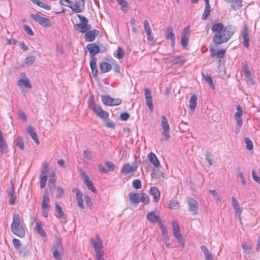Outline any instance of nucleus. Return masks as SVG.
Listing matches in <instances>:
<instances>
[{
  "instance_id": "f257e3e1",
  "label": "nucleus",
  "mask_w": 260,
  "mask_h": 260,
  "mask_svg": "<svg viewBox=\"0 0 260 260\" xmlns=\"http://www.w3.org/2000/svg\"><path fill=\"white\" fill-rule=\"evenodd\" d=\"M211 30L216 33L213 38V42L215 45L227 42L235 32V29L231 26L224 27L222 23L214 24L211 27Z\"/></svg>"
},
{
  "instance_id": "f03ea898",
  "label": "nucleus",
  "mask_w": 260,
  "mask_h": 260,
  "mask_svg": "<svg viewBox=\"0 0 260 260\" xmlns=\"http://www.w3.org/2000/svg\"><path fill=\"white\" fill-rule=\"evenodd\" d=\"M11 228L12 233L19 237L23 238L25 236V232L23 226V220L18 214H13Z\"/></svg>"
},
{
  "instance_id": "7ed1b4c3",
  "label": "nucleus",
  "mask_w": 260,
  "mask_h": 260,
  "mask_svg": "<svg viewBox=\"0 0 260 260\" xmlns=\"http://www.w3.org/2000/svg\"><path fill=\"white\" fill-rule=\"evenodd\" d=\"M51 250L53 257L56 260H61L62 256L64 253V250L61 245L59 238L55 236V241L51 247Z\"/></svg>"
},
{
  "instance_id": "20e7f679",
  "label": "nucleus",
  "mask_w": 260,
  "mask_h": 260,
  "mask_svg": "<svg viewBox=\"0 0 260 260\" xmlns=\"http://www.w3.org/2000/svg\"><path fill=\"white\" fill-rule=\"evenodd\" d=\"M87 104L88 108L90 109L98 116L103 119H105L108 118L109 114L106 111L103 110L100 106L96 105L91 97H90L88 99Z\"/></svg>"
},
{
  "instance_id": "39448f33",
  "label": "nucleus",
  "mask_w": 260,
  "mask_h": 260,
  "mask_svg": "<svg viewBox=\"0 0 260 260\" xmlns=\"http://www.w3.org/2000/svg\"><path fill=\"white\" fill-rule=\"evenodd\" d=\"M93 246L95 251L96 259L97 260H105L103 255L104 253L102 250V241L99 237H97L94 241L92 242Z\"/></svg>"
},
{
  "instance_id": "423d86ee",
  "label": "nucleus",
  "mask_w": 260,
  "mask_h": 260,
  "mask_svg": "<svg viewBox=\"0 0 260 260\" xmlns=\"http://www.w3.org/2000/svg\"><path fill=\"white\" fill-rule=\"evenodd\" d=\"M30 16L35 21L44 27H50L52 25L49 18L42 17L38 13L31 14Z\"/></svg>"
},
{
  "instance_id": "0eeeda50",
  "label": "nucleus",
  "mask_w": 260,
  "mask_h": 260,
  "mask_svg": "<svg viewBox=\"0 0 260 260\" xmlns=\"http://www.w3.org/2000/svg\"><path fill=\"white\" fill-rule=\"evenodd\" d=\"M237 112L234 114V117L236 121L235 125V132L237 134L240 131V129L243 124V120L241 116L243 113L242 107L240 105L236 107Z\"/></svg>"
},
{
  "instance_id": "6e6552de",
  "label": "nucleus",
  "mask_w": 260,
  "mask_h": 260,
  "mask_svg": "<svg viewBox=\"0 0 260 260\" xmlns=\"http://www.w3.org/2000/svg\"><path fill=\"white\" fill-rule=\"evenodd\" d=\"M161 125L162 128V135H164L167 140L170 138V127L168 123V120L166 116H162L161 117Z\"/></svg>"
},
{
  "instance_id": "1a4fd4ad",
  "label": "nucleus",
  "mask_w": 260,
  "mask_h": 260,
  "mask_svg": "<svg viewBox=\"0 0 260 260\" xmlns=\"http://www.w3.org/2000/svg\"><path fill=\"white\" fill-rule=\"evenodd\" d=\"M187 202L189 206V211L192 213V215H196L199 209L197 202L190 198H187Z\"/></svg>"
},
{
  "instance_id": "9d476101",
  "label": "nucleus",
  "mask_w": 260,
  "mask_h": 260,
  "mask_svg": "<svg viewBox=\"0 0 260 260\" xmlns=\"http://www.w3.org/2000/svg\"><path fill=\"white\" fill-rule=\"evenodd\" d=\"M145 98L146 104L148 106L149 110L152 112L153 110V104L152 102V97L151 95V91L148 89L145 88Z\"/></svg>"
},
{
  "instance_id": "9b49d317",
  "label": "nucleus",
  "mask_w": 260,
  "mask_h": 260,
  "mask_svg": "<svg viewBox=\"0 0 260 260\" xmlns=\"http://www.w3.org/2000/svg\"><path fill=\"white\" fill-rule=\"evenodd\" d=\"M86 48L90 53V59L96 58L94 55L100 52L99 46L95 43H90L87 45Z\"/></svg>"
},
{
  "instance_id": "f8f14e48",
  "label": "nucleus",
  "mask_w": 260,
  "mask_h": 260,
  "mask_svg": "<svg viewBox=\"0 0 260 260\" xmlns=\"http://www.w3.org/2000/svg\"><path fill=\"white\" fill-rule=\"evenodd\" d=\"M137 168L138 166H133L127 163L123 165L121 169L120 172L123 174H133L136 171Z\"/></svg>"
},
{
  "instance_id": "ddd939ff",
  "label": "nucleus",
  "mask_w": 260,
  "mask_h": 260,
  "mask_svg": "<svg viewBox=\"0 0 260 260\" xmlns=\"http://www.w3.org/2000/svg\"><path fill=\"white\" fill-rule=\"evenodd\" d=\"M147 219L151 222L155 223L157 222L158 226L160 228L161 225H164L162 223L161 218L157 215H156L153 212H149L146 215Z\"/></svg>"
},
{
  "instance_id": "4468645a",
  "label": "nucleus",
  "mask_w": 260,
  "mask_h": 260,
  "mask_svg": "<svg viewBox=\"0 0 260 260\" xmlns=\"http://www.w3.org/2000/svg\"><path fill=\"white\" fill-rule=\"evenodd\" d=\"M186 61L185 59L179 56H174L171 58H166V61L168 63H172V64L182 65Z\"/></svg>"
},
{
  "instance_id": "2eb2a0df",
  "label": "nucleus",
  "mask_w": 260,
  "mask_h": 260,
  "mask_svg": "<svg viewBox=\"0 0 260 260\" xmlns=\"http://www.w3.org/2000/svg\"><path fill=\"white\" fill-rule=\"evenodd\" d=\"M242 35L244 47L248 48L249 46L250 39L249 37L248 29L246 24L244 25V28L242 32Z\"/></svg>"
},
{
  "instance_id": "dca6fc26",
  "label": "nucleus",
  "mask_w": 260,
  "mask_h": 260,
  "mask_svg": "<svg viewBox=\"0 0 260 260\" xmlns=\"http://www.w3.org/2000/svg\"><path fill=\"white\" fill-rule=\"evenodd\" d=\"M160 229L162 232V241L165 244L166 247L169 248L170 244L169 242V237L167 228L165 225H161Z\"/></svg>"
},
{
  "instance_id": "f3484780",
  "label": "nucleus",
  "mask_w": 260,
  "mask_h": 260,
  "mask_svg": "<svg viewBox=\"0 0 260 260\" xmlns=\"http://www.w3.org/2000/svg\"><path fill=\"white\" fill-rule=\"evenodd\" d=\"M99 31L96 29L87 31L85 34V39L86 41L92 42L95 40V37L99 35Z\"/></svg>"
},
{
  "instance_id": "a211bd4d",
  "label": "nucleus",
  "mask_w": 260,
  "mask_h": 260,
  "mask_svg": "<svg viewBox=\"0 0 260 260\" xmlns=\"http://www.w3.org/2000/svg\"><path fill=\"white\" fill-rule=\"evenodd\" d=\"M73 191H76V199L78 203V207L83 209L84 208V206L83 204V200L82 199L83 194L81 191L78 188H74L73 190Z\"/></svg>"
},
{
  "instance_id": "6ab92c4d",
  "label": "nucleus",
  "mask_w": 260,
  "mask_h": 260,
  "mask_svg": "<svg viewBox=\"0 0 260 260\" xmlns=\"http://www.w3.org/2000/svg\"><path fill=\"white\" fill-rule=\"evenodd\" d=\"M144 27L145 30L146 35L147 36V40L149 41H152L153 40V36L152 35V32L150 27L148 21L145 19L144 20Z\"/></svg>"
},
{
  "instance_id": "aec40b11",
  "label": "nucleus",
  "mask_w": 260,
  "mask_h": 260,
  "mask_svg": "<svg viewBox=\"0 0 260 260\" xmlns=\"http://www.w3.org/2000/svg\"><path fill=\"white\" fill-rule=\"evenodd\" d=\"M35 230L36 231L37 233L38 234H39L42 237L45 238V239H44L45 241H46L47 240V234L46 232L44 231V230L43 229L42 224L41 222L36 221Z\"/></svg>"
},
{
  "instance_id": "412c9836",
  "label": "nucleus",
  "mask_w": 260,
  "mask_h": 260,
  "mask_svg": "<svg viewBox=\"0 0 260 260\" xmlns=\"http://www.w3.org/2000/svg\"><path fill=\"white\" fill-rule=\"evenodd\" d=\"M17 84L21 88L24 87L30 89L32 87L28 78H24L18 80Z\"/></svg>"
},
{
  "instance_id": "4be33fe9",
  "label": "nucleus",
  "mask_w": 260,
  "mask_h": 260,
  "mask_svg": "<svg viewBox=\"0 0 260 260\" xmlns=\"http://www.w3.org/2000/svg\"><path fill=\"white\" fill-rule=\"evenodd\" d=\"M76 4H74L73 6L71 5L69 8H70L73 12L75 13H81L84 9L85 4H79V2L75 1Z\"/></svg>"
},
{
  "instance_id": "5701e85b",
  "label": "nucleus",
  "mask_w": 260,
  "mask_h": 260,
  "mask_svg": "<svg viewBox=\"0 0 260 260\" xmlns=\"http://www.w3.org/2000/svg\"><path fill=\"white\" fill-rule=\"evenodd\" d=\"M26 132L29 134L31 138L34 140L35 143L37 144H39V140L38 138L36 133L35 132V129L32 126H29L26 129Z\"/></svg>"
},
{
  "instance_id": "b1692460",
  "label": "nucleus",
  "mask_w": 260,
  "mask_h": 260,
  "mask_svg": "<svg viewBox=\"0 0 260 260\" xmlns=\"http://www.w3.org/2000/svg\"><path fill=\"white\" fill-rule=\"evenodd\" d=\"M228 3H231V7L235 10L240 9L242 6V0H224Z\"/></svg>"
},
{
  "instance_id": "393cba45",
  "label": "nucleus",
  "mask_w": 260,
  "mask_h": 260,
  "mask_svg": "<svg viewBox=\"0 0 260 260\" xmlns=\"http://www.w3.org/2000/svg\"><path fill=\"white\" fill-rule=\"evenodd\" d=\"M150 194L153 196L154 202L157 203L160 199V192L155 186L151 187L150 190Z\"/></svg>"
},
{
  "instance_id": "a878e982",
  "label": "nucleus",
  "mask_w": 260,
  "mask_h": 260,
  "mask_svg": "<svg viewBox=\"0 0 260 260\" xmlns=\"http://www.w3.org/2000/svg\"><path fill=\"white\" fill-rule=\"evenodd\" d=\"M99 67L102 74L107 73L112 69L111 65L107 62H101L99 64Z\"/></svg>"
},
{
  "instance_id": "bb28decb",
  "label": "nucleus",
  "mask_w": 260,
  "mask_h": 260,
  "mask_svg": "<svg viewBox=\"0 0 260 260\" xmlns=\"http://www.w3.org/2000/svg\"><path fill=\"white\" fill-rule=\"evenodd\" d=\"M148 157L150 161L155 168H158L160 166L159 161L154 153L152 152L150 153Z\"/></svg>"
},
{
  "instance_id": "cd10ccee",
  "label": "nucleus",
  "mask_w": 260,
  "mask_h": 260,
  "mask_svg": "<svg viewBox=\"0 0 260 260\" xmlns=\"http://www.w3.org/2000/svg\"><path fill=\"white\" fill-rule=\"evenodd\" d=\"M96 58H92L90 61V67L91 70V73L93 77H96L98 75V69L96 67Z\"/></svg>"
},
{
  "instance_id": "c85d7f7f",
  "label": "nucleus",
  "mask_w": 260,
  "mask_h": 260,
  "mask_svg": "<svg viewBox=\"0 0 260 260\" xmlns=\"http://www.w3.org/2000/svg\"><path fill=\"white\" fill-rule=\"evenodd\" d=\"M165 37L167 40L175 39V36L173 32V28L172 27H168L165 31Z\"/></svg>"
},
{
  "instance_id": "c756f323",
  "label": "nucleus",
  "mask_w": 260,
  "mask_h": 260,
  "mask_svg": "<svg viewBox=\"0 0 260 260\" xmlns=\"http://www.w3.org/2000/svg\"><path fill=\"white\" fill-rule=\"evenodd\" d=\"M202 251L204 252L206 260H213V257L208 248L204 245L201 247Z\"/></svg>"
},
{
  "instance_id": "7c9ffc66",
  "label": "nucleus",
  "mask_w": 260,
  "mask_h": 260,
  "mask_svg": "<svg viewBox=\"0 0 260 260\" xmlns=\"http://www.w3.org/2000/svg\"><path fill=\"white\" fill-rule=\"evenodd\" d=\"M129 200L130 201L133 203L135 204H138L139 202H140V198L141 197V193H130L129 194Z\"/></svg>"
},
{
  "instance_id": "2f4dec72",
  "label": "nucleus",
  "mask_w": 260,
  "mask_h": 260,
  "mask_svg": "<svg viewBox=\"0 0 260 260\" xmlns=\"http://www.w3.org/2000/svg\"><path fill=\"white\" fill-rule=\"evenodd\" d=\"M75 29L81 33H85L89 27H87V25H85L81 23H78L74 25Z\"/></svg>"
},
{
  "instance_id": "473e14b6",
  "label": "nucleus",
  "mask_w": 260,
  "mask_h": 260,
  "mask_svg": "<svg viewBox=\"0 0 260 260\" xmlns=\"http://www.w3.org/2000/svg\"><path fill=\"white\" fill-rule=\"evenodd\" d=\"M197 97L196 95H192L189 101V106L191 110H194L197 105Z\"/></svg>"
},
{
  "instance_id": "72a5a7b5",
  "label": "nucleus",
  "mask_w": 260,
  "mask_h": 260,
  "mask_svg": "<svg viewBox=\"0 0 260 260\" xmlns=\"http://www.w3.org/2000/svg\"><path fill=\"white\" fill-rule=\"evenodd\" d=\"M101 100L103 104H104L105 105L112 106V102L113 101V98L110 97L109 95H102Z\"/></svg>"
},
{
  "instance_id": "f704fd0d",
  "label": "nucleus",
  "mask_w": 260,
  "mask_h": 260,
  "mask_svg": "<svg viewBox=\"0 0 260 260\" xmlns=\"http://www.w3.org/2000/svg\"><path fill=\"white\" fill-rule=\"evenodd\" d=\"M84 184L87 186L88 189L93 193H96V190L95 188L93 183L89 180V178H87L84 181Z\"/></svg>"
},
{
  "instance_id": "c9c22d12",
  "label": "nucleus",
  "mask_w": 260,
  "mask_h": 260,
  "mask_svg": "<svg viewBox=\"0 0 260 260\" xmlns=\"http://www.w3.org/2000/svg\"><path fill=\"white\" fill-rule=\"evenodd\" d=\"M202 76L204 80L209 84V86L212 89H214V85L213 83L212 77L210 75H205L203 73H202Z\"/></svg>"
},
{
  "instance_id": "e433bc0d",
  "label": "nucleus",
  "mask_w": 260,
  "mask_h": 260,
  "mask_svg": "<svg viewBox=\"0 0 260 260\" xmlns=\"http://www.w3.org/2000/svg\"><path fill=\"white\" fill-rule=\"evenodd\" d=\"M113 55L117 59L122 58L124 55L123 49L121 47H118L116 52H114Z\"/></svg>"
},
{
  "instance_id": "4c0bfd02",
  "label": "nucleus",
  "mask_w": 260,
  "mask_h": 260,
  "mask_svg": "<svg viewBox=\"0 0 260 260\" xmlns=\"http://www.w3.org/2000/svg\"><path fill=\"white\" fill-rule=\"evenodd\" d=\"M55 209L57 212L56 217L58 218H63L64 217V213L62 210L61 207L57 204L55 203Z\"/></svg>"
},
{
  "instance_id": "58836bf2",
  "label": "nucleus",
  "mask_w": 260,
  "mask_h": 260,
  "mask_svg": "<svg viewBox=\"0 0 260 260\" xmlns=\"http://www.w3.org/2000/svg\"><path fill=\"white\" fill-rule=\"evenodd\" d=\"M190 36V30H189V27L187 26L184 28L181 35V38L189 39Z\"/></svg>"
},
{
  "instance_id": "ea45409f",
  "label": "nucleus",
  "mask_w": 260,
  "mask_h": 260,
  "mask_svg": "<svg viewBox=\"0 0 260 260\" xmlns=\"http://www.w3.org/2000/svg\"><path fill=\"white\" fill-rule=\"evenodd\" d=\"M139 200H140V202L144 203L145 205L148 204L150 202L148 196L144 193H141V197Z\"/></svg>"
},
{
  "instance_id": "a19ab883",
  "label": "nucleus",
  "mask_w": 260,
  "mask_h": 260,
  "mask_svg": "<svg viewBox=\"0 0 260 260\" xmlns=\"http://www.w3.org/2000/svg\"><path fill=\"white\" fill-rule=\"evenodd\" d=\"M210 6H205L204 13L202 16V19L204 20H206L210 15Z\"/></svg>"
},
{
  "instance_id": "79ce46f5",
  "label": "nucleus",
  "mask_w": 260,
  "mask_h": 260,
  "mask_svg": "<svg viewBox=\"0 0 260 260\" xmlns=\"http://www.w3.org/2000/svg\"><path fill=\"white\" fill-rule=\"evenodd\" d=\"M40 187L41 188H44L46 184V182L47 180V176L45 175H41L40 178Z\"/></svg>"
},
{
  "instance_id": "37998d69",
  "label": "nucleus",
  "mask_w": 260,
  "mask_h": 260,
  "mask_svg": "<svg viewBox=\"0 0 260 260\" xmlns=\"http://www.w3.org/2000/svg\"><path fill=\"white\" fill-rule=\"evenodd\" d=\"M244 141L246 144V148L249 150H251L253 149V146L252 141L248 137L245 138Z\"/></svg>"
},
{
  "instance_id": "c03bdc74",
  "label": "nucleus",
  "mask_w": 260,
  "mask_h": 260,
  "mask_svg": "<svg viewBox=\"0 0 260 260\" xmlns=\"http://www.w3.org/2000/svg\"><path fill=\"white\" fill-rule=\"evenodd\" d=\"M168 207L170 209H177L179 207V204L178 202L175 200H171L168 205Z\"/></svg>"
},
{
  "instance_id": "a18cd8bd",
  "label": "nucleus",
  "mask_w": 260,
  "mask_h": 260,
  "mask_svg": "<svg viewBox=\"0 0 260 260\" xmlns=\"http://www.w3.org/2000/svg\"><path fill=\"white\" fill-rule=\"evenodd\" d=\"M242 248L244 252L246 254H249L251 252L252 248L250 245L247 243H244L242 244Z\"/></svg>"
},
{
  "instance_id": "49530a36",
  "label": "nucleus",
  "mask_w": 260,
  "mask_h": 260,
  "mask_svg": "<svg viewBox=\"0 0 260 260\" xmlns=\"http://www.w3.org/2000/svg\"><path fill=\"white\" fill-rule=\"evenodd\" d=\"M172 228L174 234L180 232L179 225L176 221H173Z\"/></svg>"
},
{
  "instance_id": "de8ad7c7",
  "label": "nucleus",
  "mask_w": 260,
  "mask_h": 260,
  "mask_svg": "<svg viewBox=\"0 0 260 260\" xmlns=\"http://www.w3.org/2000/svg\"><path fill=\"white\" fill-rule=\"evenodd\" d=\"M117 2L121 6V10L125 11V8L128 7V2L125 0H117Z\"/></svg>"
},
{
  "instance_id": "09e8293b",
  "label": "nucleus",
  "mask_w": 260,
  "mask_h": 260,
  "mask_svg": "<svg viewBox=\"0 0 260 260\" xmlns=\"http://www.w3.org/2000/svg\"><path fill=\"white\" fill-rule=\"evenodd\" d=\"M36 58L33 55H30L25 58V63L27 65L32 64L35 61Z\"/></svg>"
},
{
  "instance_id": "8fccbe9b",
  "label": "nucleus",
  "mask_w": 260,
  "mask_h": 260,
  "mask_svg": "<svg viewBox=\"0 0 260 260\" xmlns=\"http://www.w3.org/2000/svg\"><path fill=\"white\" fill-rule=\"evenodd\" d=\"M55 181H56L55 178L50 177V178L49 179V189H50V190L51 192L53 190V189L55 187Z\"/></svg>"
},
{
  "instance_id": "3c124183",
  "label": "nucleus",
  "mask_w": 260,
  "mask_h": 260,
  "mask_svg": "<svg viewBox=\"0 0 260 260\" xmlns=\"http://www.w3.org/2000/svg\"><path fill=\"white\" fill-rule=\"evenodd\" d=\"M133 186L136 189L142 188V183L140 179H135L133 181Z\"/></svg>"
},
{
  "instance_id": "603ef678",
  "label": "nucleus",
  "mask_w": 260,
  "mask_h": 260,
  "mask_svg": "<svg viewBox=\"0 0 260 260\" xmlns=\"http://www.w3.org/2000/svg\"><path fill=\"white\" fill-rule=\"evenodd\" d=\"M48 173V164L47 162L43 164L42 170L41 175H45L47 176Z\"/></svg>"
},
{
  "instance_id": "864d4df0",
  "label": "nucleus",
  "mask_w": 260,
  "mask_h": 260,
  "mask_svg": "<svg viewBox=\"0 0 260 260\" xmlns=\"http://www.w3.org/2000/svg\"><path fill=\"white\" fill-rule=\"evenodd\" d=\"M105 165L108 168L107 170H108V172H111L114 171L115 165L112 162L109 161H106Z\"/></svg>"
},
{
  "instance_id": "5fc2aeb1",
  "label": "nucleus",
  "mask_w": 260,
  "mask_h": 260,
  "mask_svg": "<svg viewBox=\"0 0 260 260\" xmlns=\"http://www.w3.org/2000/svg\"><path fill=\"white\" fill-rule=\"evenodd\" d=\"M206 160L208 161L209 165L210 166H212L213 165L212 159V153L207 152L206 154Z\"/></svg>"
},
{
  "instance_id": "6e6d98bb",
  "label": "nucleus",
  "mask_w": 260,
  "mask_h": 260,
  "mask_svg": "<svg viewBox=\"0 0 260 260\" xmlns=\"http://www.w3.org/2000/svg\"><path fill=\"white\" fill-rule=\"evenodd\" d=\"M78 17L79 18L81 24L87 25L88 23V19L84 16L81 15H77Z\"/></svg>"
},
{
  "instance_id": "4d7b16f0",
  "label": "nucleus",
  "mask_w": 260,
  "mask_h": 260,
  "mask_svg": "<svg viewBox=\"0 0 260 260\" xmlns=\"http://www.w3.org/2000/svg\"><path fill=\"white\" fill-rule=\"evenodd\" d=\"M7 193L8 194V196L15 193L14 185L12 180L11 181V185L7 190Z\"/></svg>"
},
{
  "instance_id": "13d9d810",
  "label": "nucleus",
  "mask_w": 260,
  "mask_h": 260,
  "mask_svg": "<svg viewBox=\"0 0 260 260\" xmlns=\"http://www.w3.org/2000/svg\"><path fill=\"white\" fill-rule=\"evenodd\" d=\"M50 202V199H43L42 203V209L49 208L50 206L49 203Z\"/></svg>"
},
{
  "instance_id": "bf43d9fd",
  "label": "nucleus",
  "mask_w": 260,
  "mask_h": 260,
  "mask_svg": "<svg viewBox=\"0 0 260 260\" xmlns=\"http://www.w3.org/2000/svg\"><path fill=\"white\" fill-rule=\"evenodd\" d=\"M17 146L19 147V148L21 150H23L24 148V143L22 139L21 138H18V141L17 142Z\"/></svg>"
},
{
  "instance_id": "052dcab7",
  "label": "nucleus",
  "mask_w": 260,
  "mask_h": 260,
  "mask_svg": "<svg viewBox=\"0 0 260 260\" xmlns=\"http://www.w3.org/2000/svg\"><path fill=\"white\" fill-rule=\"evenodd\" d=\"M24 29L28 35L31 36L34 35V31L32 30L31 28L29 26H27L26 25H24Z\"/></svg>"
},
{
  "instance_id": "680f3d73",
  "label": "nucleus",
  "mask_w": 260,
  "mask_h": 260,
  "mask_svg": "<svg viewBox=\"0 0 260 260\" xmlns=\"http://www.w3.org/2000/svg\"><path fill=\"white\" fill-rule=\"evenodd\" d=\"M189 39L181 38V43L182 47L184 48H186L188 46Z\"/></svg>"
},
{
  "instance_id": "e2e57ef3",
  "label": "nucleus",
  "mask_w": 260,
  "mask_h": 260,
  "mask_svg": "<svg viewBox=\"0 0 260 260\" xmlns=\"http://www.w3.org/2000/svg\"><path fill=\"white\" fill-rule=\"evenodd\" d=\"M129 117H130L129 114L128 113H126V112L122 113L120 115L121 120H123V121H126L127 120H128L129 119Z\"/></svg>"
},
{
  "instance_id": "0e129e2a",
  "label": "nucleus",
  "mask_w": 260,
  "mask_h": 260,
  "mask_svg": "<svg viewBox=\"0 0 260 260\" xmlns=\"http://www.w3.org/2000/svg\"><path fill=\"white\" fill-rule=\"evenodd\" d=\"M59 3L61 5L65 6L68 7H70L71 6L72 2L69 0H60L59 1Z\"/></svg>"
},
{
  "instance_id": "69168bd1",
  "label": "nucleus",
  "mask_w": 260,
  "mask_h": 260,
  "mask_svg": "<svg viewBox=\"0 0 260 260\" xmlns=\"http://www.w3.org/2000/svg\"><path fill=\"white\" fill-rule=\"evenodd\" d=\"M83 156L87 160H90L91 158V153L90 151L88 150H84L83 151Z\"/></svg>"
},
{
  "instance_id": "338daca9",
  "label": "nucleus",
  "mask_w": 260,
  "mask_h": 260,
  "mask_svg": "<svg viewBox=\"0 0 260 260\" xmlns=\"http://www.w3.org/2000/svg\"><path fill=\"white\" fill-rule=\"evenodd\" d=\"M64 193V191L62 188L58 187L57 188V194L56 195V198H59L61 197Z\"/></svg>"
},
{
  "instance_id": "774afa93",
  "label": "nucleus",
  "mask_w": 260,
  "mask_h": 260,
  "mask_svg": "<svg viewBox=\"0 0 260 260\" xmlns=\"http://www.w3.org/2000/svg\"><path fill=\"white\" fill-rule=\"evenodd\" d=\"M12 242L14 247L18 249L19 247L21 246L20 241L18 239L14 238L13 239Z\"/></svg>"
}]
</instances>
